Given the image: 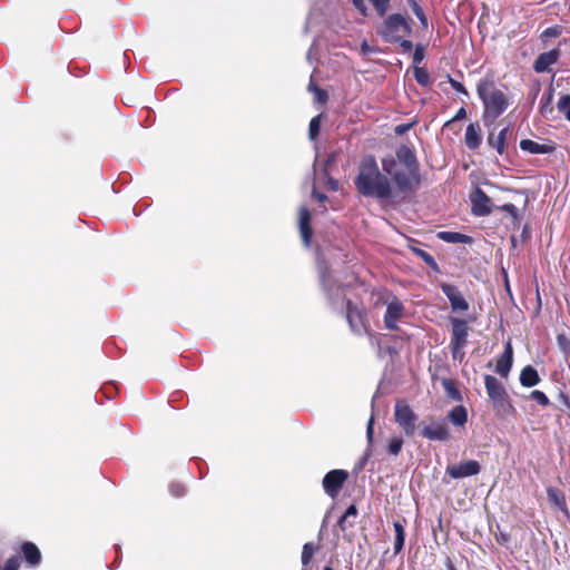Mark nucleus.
<instances>
[{
    "label": "nucleus",
    "mask_w": 570,
    "mask_h": 570,
    "mask_svg": "<svg viewBox=\"0 0 570 570\" xmlns=\"http://www.w3.org/2000/svg\"><path fill=\"white\" fill-rule=\"evenodd\" d=\"M409 31L410 28L404 17L401 14H392L385 20L382 35L390 41H396Z\"/></svg>",
    "instance_id": "5"
},
{
    "label": "nucleus",
    "mask_w": 570,
    "mask_h": 570,
    "mask_svg": "<svg viewBox=\"0 0 570 570\" xmlns=\"http://www.w3.org/2000/svg\"><path fill=\"white\" fill-rule=\"evenodd\" d=\"M530 397L542 406H547L550 403L548 396L539 390L532 391Z\"/></svg>",
    "instance_id": "36"
},
{
    "label": "nucleus",
    "mask_w": 570,
    "mask_h": 570,
    "mask_svg": "<svg viewBox=\"0 0 570 570\" xmlns=\"http://www.w3.org/2000/svg\"><path fill=\"white\" fill-rule=\"evenodd\" d=\"M422 435L428 440L445 441L450 434L445 423H433L423 428Z\"/></svg>",
    "instance_id": "15"
},
{
    "label": "nucleus",
    "mask_w": 570,
    "mask_h": 570,
    "mask_svg": "<svg viewBox=\"0 0 570 570\" xmlns=\"http://www.w3.org/2000/svg\"><path fill=\"white\" fill-rule=\"evenodd\" d=\"M449 420L456 426H463L468 421V413L464 406L456 405L449 413Z\"/></svg>",
    "instance_id": "26"
},
{
    "label": "nucleus",
    "mask_w": 570,
    "mask_h": 570,
    "mask_svg": "<svg viewBox=\"0 0 570 570\" xmlns=\"http://www.w3.org/2000/svg\"><path fill=\"white\" fill-rule=\"evenodd\" d=\"M501 209L505 213H509L510 215H512L513 217L517 216V213H518V208L513 205V204H504Z\"/></svg>",
    "instance_id": "40"
},
{
    "label": "nucleus",
    "mask_w": 570,
    "mask_h": 570,
    "mask_svg": "<svg viewBox=\"0 0 570 570\" xmlns=\"http://www.w3.org/2000/svg\"><path fill=\"white\" fill-rule=\"evenodd\" d=\"M450 83L455 91L468 95V91L461 82L450 78Z\"/></svg>",
    "instance_id": "38"
},
{
    "label": "nucleus",
    "mask_w": 570,
    "mask_h": 570,
    "mask_svg": "<svg viewBox=\"0 0 570 570\" xmlns=\"http://www.w3.org/2000/svg\"><path fill=\"white\" fill-rule=\"evenodd\" d=\"M356 517H357V509L354 504H352L347 508L345 513L340 518V520L337 522V527L342 531H346L348 528L354 525Z\"/></svg>",
    "instance_id": "24"
},
{
    "label": "nucleus",
    "mask_w": 570,
    "mask_h": 570,
    "mask_svg": "<svg viewBox=\"0 0 570 570\" xmlns=\"http://www.w3.org/2000/svg\"><path fill=\"white\" fill-rule=\"evenodd\" d=\"M362 50H363L364 52H367V51H368V46L366 45V42H363V43H362Z\"/></svg>",
    "instance_id": "51"
},
{
    "label": "nucleus",
    "mask_w": 570,
    "mask_h": 570,
    "mask_svg": "<svg viewBox=\"0 0 570 570\" xmlns=\"http://www.w3.org/2000/svg\"><path fill=\"white\" fill-rule=\"evenodd\" d=\"M495 539H497V542L502 546H505L509 542V535L504 532H500V533L495 534Z\"/></svg>",
    "instance_id": "42"
},
{
    "label": "nucleus",
    "mask_w": 570,
    "mask_h": 570,
    "mask_svg": "<svg viewBox=\"0 0 570 570\" xmlns=\"http://www.w3.org/2000/svg\"><path fill=\"white\" fill-rule=\"evenodd\" d=\"M439 238L451 244H469L471 237L456 232H440Z\"/></svg>",
    "instance_id": "25"
},
{
    "label": "nucleus",
    "mask_w": 570,
    "mask_h": 570,
    "mask_svg": "<svg viewBox=\"0 0 570 570\" xmlns=\"http://www.w3.org/2000/svg\"><path fill=\"white\" fill-rule=\"evenodd\" d=\"M309 220H311L309 210L305 206H302L299 208V213H298V225H299L301 236H302V239H303L305 246H309L311 238H312V228L309 225Z\"/></svg>",
    "instance_id": "14"
},
{
    "label": "nucleus",
    "mask_w": 570,
    "mask_h": 570,
    "mask_svg": "<svg viewBox=\"0 0 570 570\" xmlns=\"http://www.w3.org/2000/svg\"><path fill=\"white\" fill-rule=\"evenodd\" d=\"M170 492L175 497H181L185 493V488L181 484H171Z\"/></svg>",
    "instance_id": "39"
},
{
    "label": "nucleus",
    "mask_w": 570,
    "mask_h": 570,
    "mask_svg": "<svg viewBox=\"0 0 570 570\" xmlns=\"http://www.w3.org/2000/svg\"><path fill=\"white\" fill-rule=\"evenodd\" d=\"M321 281L323 286L330 291V275L326 272H321Z\"/></svg>",
    "instance_id": "44"
},
{
    "label": "nucleus",
    "mask_w": 570,
    "mask_h": 570,
    "mask_svg": "<svg viewBox=\"0 0 570 570\" xmlns=\"http://www.w3.org/2000/svg\"><path fill=\"white\" fill-rule=\"evenodd\" d=\"M481 466L478 461L469 460L459 464H451L446 466V473L452 479H462L475 475L480 472Z\"/></svg>",
    "instance_id": "9"
},
{
    "label": "nucleus",
    "mask_w": 570,
    "mask_h": 570,
    "mask_svg": "<svg viewBox=\"0 0 570 570\" xmlns=\"http://www.w3.org/2000/svg\"><path fill=\"white\" fill-rule=\"evenodd\" d=\"M548 498L554 503L557 507L562 508L564 505V500L560 495L559 491L556 489H548Z\"/></svg>",
    "instance_id": "33"
},
{
    "label": "nucleus",
    "mask_w": 570,
    "mask_h": 570,
    "mask_svg": "<svg viewBox=\"0 0 570 570\" xmlns=\"http://www.w3.org/2000/svg\"><path fill=\"white\" fill-rule=\"evenodd\" d=\"M509 134V128L508 127H504L503 129L500 130V132L498 134V136L494 137L493 132H489V136H488V144L493 147L499 155H503L504 151H505V140H507V136Z\"/></svg>",
    "instance_id": "20"
},
{
    "label": "nucleus",
    "mask_w": 570,
    "mask_h": 570,
    "mask_svg": "<svg viewBox=\"0 0 570 570\" xmlns=\"http://www.w3.org/2000/svg\"><path fill=\"white\" fill-rule=\"evenodd\" d=\"M403 311H404V307L400 301L394 299L389 303L386 313L384 316V323L389 330H395L397 327L396 324H397V321L402 317Z\"/></svg>",
    "instance_id": "13"
},
{
    "label": "nucleus",
    "mask_w": 570,
    "mask_h": 570,
    "mask_svg": "<svg viewBox=\"0 0 570 570\" xmlns=\"http://www.w3.org/2000/svg\"><path fill=\"white\" fill-rule=\"evenodd\" d=\"M21 551L23 553L26 562L30 567H37L41 561V553L38 547L32 542H24L21 546Z\"/></svg>",
    "instance_id": "19"
},
{
    "label": "nucleus",
    "mask_w": 570,
    "mask_h": 570,
    "mask_svg": "<svg viewBox=\"0 0 570 570\" xmlns=\"http://www.w3.org/2000/svg\"><path fill=\"white\" fill-rule=\"evenodd\" d=\"M314 547L312 543H305L302 551V563L304 566L308 564L313 554H314Z\"/></svg>",
    "instance_id": "32"
},
{
    "label": "nucleus",
    "mask_w": 570,
    "mask_h": 570,
    "mask_svg": "<svg viewBox=\"0 0 570 570\" xmlns=\"http://www.w3.org/2000/svg\"><path fill=\"white\" fill-rule=\"evenodd\" d=\"M315 99L318 102H325L327 100V94L323 89H315Z\"/></svg>",
    "instance_id": "41"
},
{
    "label": "nucleus",
    "mask_w": 570,
    "mask_h": 570,
    "mask_svg": "<svg viewBox=\"0 0 570 570\" xmlns=\"http://www.w3.org/2000/svg\"><path fill=\"white\" fill-rule=\"evenodd\" d=\"M320 126H321V119H320V116L317 117H314L311 122H309V128H308V132H309V138L311 139H315L316 136L318 135L320 132Z\"/></svg>",
    "instance_id": "34"
},
{
    "label": "nucleus",
    "mask_w": 570,
    "mask_h": 570,
    "mask_svg": "<svg viewBox=\"0 0 570 570\" xmlns=\"http://www.w3.org/2000/svg\"><path fill=\"white\" fill-rule=\"evenodd\" d=\"M312 195L318 202H324L326 199V195L323 193H318L315 187H313Z\"/></svg>",
    "instance_id": "45"
},
{
    "label": "nucleus",
    "mask_w": 570,
    "mask_h": 570,
    "mask_svg": "<svg viewBox=\"0 0 570 570\" xmlns=\"http://www.w3.org/2000/svg\"><path fill=\"white\" fill-rule=\"evenodd\" d=\"M472 213L476 216H487L492 212L491 198L481 189L475 188L470 196Z\"/></svg>",
    "instance_id": "10"
},
{
    "label": "nucleus",
    "mask_w": 570,
    "mask_h": 570,
    "mask_svg": "<svg viewBox=\"0 0 570 570\" xmlns=\"http://www.w3.org/2000/svg\"><path fill=\"white\" fill-rule=\"evenodd\" d=\"M444 386H445V389H446L448 393H449L452 397H455L456 392H455L454 390H452V387H451V383H450V382H448V381H445V382H444Z\"/></svg>",
    "instance_id": "48"
},
{
    "label": "nucleus",
    "mask_w": 570,
    "mask_h": 570,
    "mask_svg": "<svg viewBox=\"0 0 570 570\" xmlns=\"http://www.w3.org/2000/svg\"><path fill=\"white\" fill-rule=\"evenodd\" d=\"M441 288L443 294L450 301L452 311L465 312L469 309V303L455 286L451 284H442Z\"/></svg>",
    "instance_id": "12"
},
{
    "label": "nucleus",
    "mask_w": 570,
    "mask_h": 570,
    "mask_svg": "<svg viewBox=\"0 0 570 570\" xmlns=\"http://www.w3.org/2000/svg\"><path fill=\"white\" fill-rule=\"evenodd\" d=\"M402 445H403V440L401 438L392 439L389 443L390 453L395 456L399 455V453L401 452Z\"/></svg>",
    "instance_id": "35"
},
{
    "label": "nucleus",
    "mask_w": 570,
    "mask_h": 570,
    "mask_svg": "<svg viewBox=\"0 0 570 570\" xmlns=\"http://www.w3.org/2000/svg\"><path fill=\"white\" fill-rule=\"evenodd\" d=\"M366 436H367L368 442H372V440H373V417H371L367 423Z\"/></svg>",
    "instance_id": "43"
},
{
    "label": "nucleus",
    "mask_w": 570,
    "mask_h": 570,
    "mask_svg": "<svg viewBox=\"0 0 570 570\" xmlns=\"http://www.w3.org/2000/svg\"><path fill=\"white\" fill-rule=\"evenodd\" d=\"M394 416L396 423L403 429L407 436L414 433L416 415L405 402H396Z\"/></svg>",
    "instance_id": "7"
},
{
    "label": "nucleus",
    "mask_w": 570,
    "mask_h": 570,
    "mask_svg": "<svg viewBox=\"0 0 570 570\" xmlns=\"http://www.w3.org/2000/svg\"><path fill=\"white\" fill-rule=\"evenodd\" d=\"M466 117V111L464 108H460L456 112V115L454 116L453 120H460V119H463Z\"/></svg>",
    "instance_id": "47"
},
{
    "label": "nucleus",
    "mask_w": 570,
    "mask_h": 570,
    "mask_svg": "<svg viewBox=\"0 0 570 570\" xmlns=\"http://www.w3.org/2000/svg\"><path fill=\"white\" fill-rule=\"evenodd\" d=\"M558 35H559V30L557 28H548L543 32L544 37H557Z\"/></svg>",
    "instance_id": "46"
},
{
    "label": "nucleus",
    "mask_w": 570,
    "mask_h": 570,
    "mask_svg": "<svg viewBox=\"0 0 570 570\" xmlns=\"http://www.w3.org/2000/svg\"><path fill=\"white\" fill-rule=\"evenodd\" d=\"M558 110L570 121V96L563 95L557 104Z\"/></svg>",
    "instance_id": "28"
},
{
    "label": "nucleus",
    "mask_w": 570,
    "mask_h": 570,
    "mask_svg": "<svg viewBox=\"0 0 570 570\" xmlns=\"http://www.w3.org/2000/svg\"><path fill=\"white\" fill-rule=\"evenodd\" d=\"M328 185L332 190H336L338 186L337 181L332 178L328 180Z\"/></svg>",
    "instance_id": "50"
},
{
    "label": "nucleus",
    "mask_w": 570,
    "mask_h": 570,
    "mask_svg": "<svg viewBox=\"0 0 570 570\" xmlns=\"http://www.w3.org/2000/svg\"><path fill=\"white\" fill-rule=\"evenodd\" d=\"M558 342H559L560 346L566 351V346L568 344L567 338L563 335H559Z\"/></svg>",
    "instance_id": "49"
},
{
    "label": "nucleus",
    "mask_w": 570,
    "mask_h": 570,
    "mask_svg": "<svg viewBox=\"0 0 570 570\" xmlns=\"http://www.w3.org/2000/svg\"><path fill=\"white\" fill-rule=\"evenodd\" d=\"M412 250L414 254H416L419 257H421L429 266L435 267L436 263L434 258L425 250L412 247Z\"/></svg>",
    "instance_id": "31"
},
{
    "label": "nucleus",
    "mask_w": 570,
    "mask_h": 570,
    "mask_svg": "<svg viewBox=\"0 0 570 570\" xmlns=\"http://www.w3.org/2000/svg\"><path fill=\"white\" fill-rule=\"evenodd\" d=\"M336 292H337V295H338V294L343 293V289L337 287Z\"/></svg>",
    "instance_id": "54"
},
{
    "label": "nucleus",
    "mask_w": 570,
    "mask_h": 570,
    "mask_svg": "<svg viewBox=\"0 0 570 570\" xmlns=\"http://www.w3.org/2000/svg\"><path fill=\"white\" fill-rule=\"evenodd\" d=\"M323 570H333L331 567H325Z\"/></svg>",
    "instance_id": "55"
},
{
    "label": "nucleus",
    "mask_w": 570,
    "mask_h": 570,
    "mask_svg": "<svg viewBox=\"0 0 570 570\" xmlns=\"http://www.w3.org/2000/svg\"><path fill=\"white\" fill-rule=\"evenodd\" d=\"M393 525H394V531H395L394 552L399 553L403 549V546H404L405 531H404V525L402 524L401 521H395Z\"/></svg>",
    "instance_id": "27"
},
{
    "label": "nucleus",
    "mask_w": 570,
    "mask_h": 570,
    "mask_svg": "<svg viewBox=\"0 0 570 570\" xmlns=\"http://www.w3.org/2000/svg\"><path fill=\"white\" fill-rule=\"evenodd\" d=\"M354 183L358 193L365 197L385 200L393 196L394 189L389 177L380 171L372 156L361 161Z\"/></svg>",
    "instance_id": "2"
},
{
    "label": "nucleus",
    "mask_w": 570,
    "mask_h": 570,
    "mask_svg": "<svg viewBox=\"0 0 570 570\" xmlns=\"http://www.w3.org/2000/svg\"><path fill=\"white\" fill-rule=\"evenodd\" d=\"M348 473L344 470H332L323 479L324 491L335 498L346 481Z\"/></svg>",
    "instance_id": "8"
},
{
    "label": "nucleus",
    "mask_w": 570,
    "mask_h": 570,
    "mask_svg": "<svg viewBox=\"0 0 570 570\" xmlns=\"http://www.w3.org/2000/svg\"><path fill=\"white\" fill-rule=\"evenodd\" d=\"M421 58H422V57H421V55H420L419 52H415V60L417 61V60H420Z\"/></svg>",
    "instance_id": "53"
},
{
    "label": "nucleus",
    "mask_w": 570,
    "mask_h": 570,
    "mask_svg": "<svg viewBox=\"0 0 570 570\" xmlns=\"http://www.w3.org/2000/svg\"><path fill=\"white\" fill-rule=\"evenodd\" d=\"M520 148L524 151H529L530 154H549L552 151V147L548 145H542L539 142H535L530 139H523L520 141Z\"/></svg>",
    "instance_id": "22"
},
{
    "label": "nucleus",
    "mask_w": 570,
    "mask_h": 570,
    "mask_svg": "<svg viewBox=\"0 0 570 570\" xmlns=\"http://www.w3.org/2000/svg\"><path fill=\"white\" fill-rule=\"evenodd\" d=\"M382 169L400 193H411L420 186L419 164L414 153L406 146H401L396 150L395 157H384Z\"/></svg>",
    "instance_id": "1"
},
{
    "label": "nucleus",
    "mask_w": 570,
    "mask_h": 570,
    "mask_svg": "<svg viewBox=\"0 0 570 570\" xmlns=\"http://www.w3.org/2000/svg\"><path fill=\"white\" fill-rule=\"evenodd\" d=\"M452 325L451 347L453 358H461L463 356L462 350L466 345L469 327L464 320L458 317H450Z\"/></svg>",
    "instance_id": "4"
},
{
    "label": "nucleus",
    "mask_w": 570,
    "mask_h": 570,
    "mask_svg": "<svg viewBox=\"0 0 570 570\" xmlns=\"http://www.w3.org/2000/svg\"><path fill=\"white\" fill-rule=\"evenodd\" d=\"M415 80L422 85L426 86L430 82V76L429 72L423 68H415L414 70Z\"/></svg>",
    "instance_id": "30"
},
{
    "label": "nucleus",
    "mask_w": 570,
    "mask_h": 570,
    "mask_svg": "<svg viewBox=\"0 0 570 570\" xmlns=\"http://www.w3.org/2000/svg\"><path fill=\"white\" fill-rule=\"evenodd\" d=\"M559 51L550 50L541 53L534 61V70L537 72H544L549 70V67L558 61Z\"/></svg>",
    "instance_id": "18"
},
{
    "label": "nucleus",
    "mask_w": 570,
    "mask_h": 570,
    "mask_svg": "<svg viewBox=\"0 0 570 570\" xmlns=\"http://www.w3.org/2000/svg\"><path fill=\"white\" fill-rule=\"evenodd\" d=\"M409 3L411 6V8H412V11L414 12V14L420 20L421 24L424 28H426L428 27V20H426V17H425L422 8L419 6V3L415 0H409Z\"/></svg>",
    "instance_id": "29"
},
{
    "label": "nucleus",
    "mask_w": 570,
    "mask_h": 570,
    "mask_svg": "<svg viewBox=\"0 0 570 570\" xmlns=\"http://www.w3.org/2000/svg\"><path fill=\"white\" fill-rule=\"evenodd\" d=\"M512 357H513L512 346L510 343H507L504 352L502 353V355L499 358L497 366H495V371L499 375H501L503 377L508 376V374L511 370V366H512Z\"/></svg>",
    "instance_id": "17"
},
{
    "label": "nucleus",
    "mask_w": 570,
    "mask_h": 570,
    "mask_svg": "<svg viewBox=\"0 0 570 570\" xmlns=\"http://www.w3.org/2000/svg\"><path fill=\"white\" fill-rule=\"evenodd\" d=\"M346 320L354 333L361 334L363 331H366L363 311L350 301L346 302Z\"/></svg>",
    "instance_id": "11"
},
{
    "label": "nucleus",
    "mask_w": 570,
    "mask_h": 570,
    "mask_svg": "<svg viewBox=\"0 0 570 570\" xmlns=\"http://www.w3.org/2000/svg\"><path fill=\"white\" fill-rule=\"evenodd\" d=\"M476 90L484 105V124L491 126L508 107L505 96L490 81H480Z\"/></svg>",
    "instance_id": "3"
},
{
    "label": "nucleus",
    "mask_w": 570,
    "mask_h": 570,
    "mask_svg": "<svg viewBox=\"0 0 570 570\" xmlns=\"http://www.w3.org/2000/svg\"><path fill=\"white\" fill-rule=\"evenodd\" d=\"M482 141V134L479 124H470L466 127L464 135V142L469 149H476L480 147Z\"/></svg>",
    "instance_id": "16"
},
{
    "label": "nucleus",
    "mask_w": 570,
    "mask_h": 570,
    "mask_svg": "<svg viewBox=\"0 0 570 570\" xmlns=\"http://www.w3.org/2000/svg\"><path fill=\"white\" fill-rule=\"evenodd\" d=\"M20 559L18 557H11L7 560L3 570H19Z\"/></svg>",
    "instance_id": "37"
},
{
    "label": "nucleus",
    "mask_w": 570,
    "mask_h": 570,
    "mask_svg": "<svg viewBox=\"0 0 570 570\" xmlns=\"http://www.w3.org/2000/svg\"><path fill=\"white\" fill-rule=\"evenodd\" d=\"M308 89L315 94V89H318V88L316 86H314L313 83H309Z\"/></svg>",
    "instance_id": "52"
},
{
    "label": "nucleus",
    "mask_w": 570,
    "mask_h": 570,
    "mask_svg": "<svg viewBox=\"0 0 570 570\" xmlns=\"http://www.w3.org/2000/svg\"><path fill=\"white\" fill-rule=\"evenodd\" d=\"M370 2L373 4L379 16L381 17L386 13L390 4V0H370ZM353 3L362 14H366L367 8L364 3V0H353Z\"/></svg>",
    "instance_id": "21"
},
{
    "label": "nucleus",
    "mask_w": 570,
    "mask_h": 570,
    "mask_svg": "<svg viewBox=\"0 0 570 570\" xmlns=\"http://www.w3.org/2000/svg\"><path fill=\"white\" fill-rule=\"evenodd\" d=\"M540 381L538 372L532 366H525L520 374V382L525 387H532L537 385Z\"/></svg>",
    "instance_id": "23"
},
{
    "label": "nucleus",
    "mask_w": 570,
    "mask_h": 570,
    "mask_svg": "<svg viewBox=\"0 0 570 570\" xmlns=\"http://www.w3.org/2000/svg\"><path fill=\"white\" fill-rule=\"evenodd\" d=\"M484 383L487 393L493 402L494 407L504 410L508 405V395L502 383L492 375H485Z\"/></svg>",
    "instance_id": "6"
}]
</instances>
